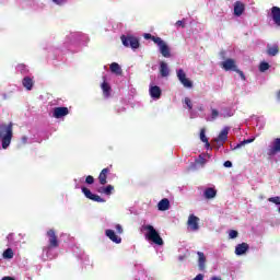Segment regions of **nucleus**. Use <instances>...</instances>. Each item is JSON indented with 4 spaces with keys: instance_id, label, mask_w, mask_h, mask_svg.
Returning <instances> with one entry per match:
<instances>
[{
    "instance_id": "19",
    "label": "nucleus",
    "mask_w": 280,
    "mask_h": 280,
    "mask_svg": "<svg viewBox=\"0 0 280 280\" xmlns=\"http://www.w3.org/2000/svg\"><path fill=\"white\" fill-rule=\"evenodd\" d=\"M160 75L162 78H167V75H170V67H167L165 61L160 62Z\"/></svg>"
},
{
    "instance_id": "44",
    "label": "nucleus",
    "mask_w": 280,
    "mask_h": 280,
    "mask_svg": "<svg viewBox=\"0 0 280 280\" xmlns=\"http://www.w3.org/2000/svg\"><path fill=\"white\" fill-rule=\"evenodd\" d=\"M1 280H16V279H14V278H12V277H10V276H5V277H3Z\"/></svg>"
},
{
    "instance_id": "8",
    "label": "nucleus",
    "mask_w": 280,
    "mask_h": 280,
    "mask_svg": "<svg viewBox=\"0 0 280 280\" xmlns=\"http://www.w3.org/2000/svg\"><path fill=\"white\" fill-rule=\"evenodd\" d=\"M229 139V128H224L217 138H214V143L219 147L224 145Z\"/></svg>"
},
{
    "instance_id": "45",
    "label": "nucleus",
    "mask_w": 280,
    "mask_h": 280,
    "mask_svg": "<svg viewBox=\"0 0 280 280\" xmlns=\"http://www.w3.org/2000/svg\"><path fill=\"white\" fill-rule=\"evenodd\" d=\"M22 143H27V137H22Z\"/></svg>"
},
{
    "instance_id": "28",
    "label": "nucleus",
    "mask_w": 280,
    "mask_h": 280,
    "mask_svg": "<svg viewBox=\"0 0 280 280\" xmlns=\"http://www.w3.org/2000/svg\"><path fill=\"white\" fill-rule=\"evenodd\" d=\"M3 259H12L14 257V250L7 248L2 254Z\"/></svg>"
},
{
    "instance_id": "23",
    "label": "nucleus",
    "mask_w": 280,
    "mask_h": 280,
    "mask_svg": "<svg viewBox=\"0 0 280 280\" xmlns=\"http://www.w3.org/2000/svg\"><path fill=\"white\" fill-rule=\"evenodd\" d=\"M101 89L103 91L104 97H110V91H113V89L110 88V84H108V82L104 81L101 84Z\"/></svg>"
},
{
    "instance_id": "31",
    "label": "nucleus",
    "mask_w": 280,
    "mask_h": 280,
    "mask_svg": "<svg viewBox=\"0 0 280 280\" xmlns=\"http://www.w3.org/2000/svg\"><path fill=\"white\" fill-rule=\"evenodd\" d=\"M268 69H270V63L266 62V61H262L260 65H259V71L261 73H265V71H268Z\"/></svg>"
},
{
    "instance_id": "10",
    "label": "nucleus",
    "mask_w": 280,
    "mask_h": 280,
    "mask_svg": "<svg viewBox=\"0 0 280 280\" xmlns=\"http://www.w3.org/2000/svg\"><path fill=\"white\" fill-rule=\"evenodd\" d=\"M222 69L224 71H236L237 70V65H235V59H226L225 61L221 62Z\"/></svg>"
},
{
    "instance_id": "6",
    "label": "nucleus",
    "mask_w": 280,
    "mask_h": 280,
    "mask_svg": "<svg viewBox=\"0 0 280 280\" xmlns=\"http://www.w3.org/2000/svg\"><path fill=\"white\" fill-rule=\"evenodd\" d=\"M82 194L88 198L89 200H92L93 202H106L104 198H101L100 195H95L91 192V189L86 187H81Z\"/></svg>"
},
{
    "instance_id": "9",
    "label": "nucleus",
    "mask_w": 280,
    "mask_h": 280,
    "mask_svg": "<svg viewBox=\"0 0 280 280\" xmlns=\"http://www.w3.org/2000/svg\"><path fill=\"white\" fill-rule=\"evenodd\" d=\"M69 115V108L68 107H55L52 112V117L55 119H62V117H67Z\"/></svg>"
},
{
    "instance_id": "35",
    "label": "nucleus",
    "mask_w": 280,
    "mask_h": 280,
    "mask_svg": "<svg viewBox=\"0 0 280 280\" xmlns=\"http://www.w3.org/2000/svg\"><path fill=\"white\" fill-rule=\"evenodd\" d=\"M269 202H272L273 205H280V197H271L268 199Z\"/></svg>"
},
{
    "instance_id": "18",
    "label": "nucleus",
    "mask_w": 280,
    "mask_h": 280,
    "mask_svg": "<svg viewBox=\"0 0 280 280\" xmlns=\"http://www.w3.org/2000/svg\"><path fill=\"white\" fill-rule=\"evenodd\" d=\"M160 54H162L163 58H172L170 46L165 42L160 46Z\"/></svg>"
},
{
    "instance_id": "40",
    "label": "nucleus",
    "mask_w": 280,
    "mask_h": 280,
    "mask_svg": "<svg viewBox=\"0 0 280 280\" xmlns=\"http://www.w3.org/2000/svg\"><path fill=\"white\" fill-rule=\"evenodd\" d=\"M144 38H145V40H152V38H154V35H152L150 33H145Z\"/></svg>"
},
{
    "instance_id": "30",
    "label": "nucleus",
    "mask_w": 280,
    "mask_h": 280,
    "mask_svg": "<svg viewBox=\"0 0 280 280\" xmlns=\"http://www.w3.org/2000/svg\"><path fill=\"white\" fill-rule=\"evenodd\" d=\"M115 186L107 185L106 187L103 188V194H105V196H110V194H113Z\"/></svg>"
},
{
    "instance_id": "24",
    "label": "nucleus",
    "mask_w": 280,
    "mask_h": 280,
    "mask_svg": "<svg viewBox=\"0 0 280 280\" xmlns=\"http://www.w3.org/2000/svg\"><path fill=\"white\" fill-rule=\"evenodd\" d=\"M159 211H167L170 209V199L164 198L158 203Z\"/></svg>"
},
{
    "instance_id": "48",
    "label": "nucleus",
    "mask_w": 280,
    "mask_h": 280,
    "mask_svg": "<svg viewBox=\"0 0 280 280\" xmlns=\"http://www.w3.org/2000/svg\"><path fill=\"white\" fill-rule=\"evenodd\" d=\"M98 194H104V188L98 189Z\"/></svg>"
},
{
    "instance_id": "15",
    "label": "nucleus",
    "mask_w": 280,
    "mask_h": 280,
    "mask_svg": "<svg viewBox=\"0 0 280 280\" xmlns=\"http://www.w3.org/2000/svg\"><path fill=\"white\" fill-rule=\"evenodd\" d=\"M110 173V168L106 167L103 168L98 175V183L101 185H106L107 180L106 178H108V174Z\"/></svg>"
},
{
    "instance_id": "22",
    "label": "nucleus",
    "mask_w": 280,
    "mask_h": 280,
    "mask_svg": "<svg viewBox=\"0 0 280 280\" xmlns=\"http://www.w3.org/2000/svg\"><path fill=\"white\" fill-rule=\"evenodd\" d=\"M22 84H23L24 89H26V91H32V89H34V80H32V78H30V77H25L22 80Z\"/></svg>"
},
{
    "instance_id": "29",
    "label": "nucleus",
    "mask_w": 280,
    "mask_h": 280,
    "mask_svg": "<svg viewBox=\"0 0 280 280\" xmlns=\"http://www.w3.org/2000/svg\"><path fill=\"white\" fill-rule=\"evenodd\" d=\"M253 141H255V138L243 140L238 144H236V147H234V150H240V148L246 145V143H253Z\"/></svg>"
},
{
    "instance_id": "17",
    "label": "nucleus",
    "mask_w": 280,
    "mask_h": 280,
    "mask_svg": "<svg viewBox=\"0 0 280 280\" xmlns=\"http://www.w3.org/2000/svg\"><path fill=\"white\" fill-rule=\"evenodd\" d=\"M266 51H267V56L275 57L280 51L279 45H277V44H275V45L268 44Z\"/></svg>"
},
{
    "instance_id": "14",
    "label": "nucleus",
    "mask_w": 280,
    "mask_h": 280,
    "mask_svg": "<svg viewBox=\"0 0 280 280\" xmlns=\"http://www.w3.org/2000/svg\"><path fill=\"white\" fill-rule=\"evenodd\" d=\"M250 248V246L248 245V243H241L238 245H236L235 247V255H245V253Z\"/></svg>"
},
{
    "instance_id": "38",
    "label": "nucleus",
    "mask_w": 280,
    "mask_h": 280,
    "mask_svg": "<svg viewBox=\"0 0 280 280\" xmlns=\"http://www.w3.org/2000/svg\"><path fill=\"white\" fill-rule=\"evenodd\" d=\"M235 73H238L241 80H246V75L244 74V71L236 68Z\"/></svg>"
},
{
    "instance_id": "36",
    "label": "nucleus",
    "mask_w": 280,
    "mask_h": 280,
    "mask_svg": "<svg viewBox=\"0 0 280 280\" xmlns=\"http://www.w3.org/2000/svg\"><path fill=\"white\" fill-rule=\"evenodd\" d=\"M219 116H220V112H218V109H215V108H212L211 109L212 119H218Z\"/></svg>"
},
{
    "instance_id": "25",
    "label": "nucleus",
    "mask_w": 280,
    "mask_h": 280,
    "mask_svg": "<svg viewBox=\"0 0 280 280\" xmlns=\"http://www.w3.org/2000/svg\"><path fill=\"white\" fill-rule=\"evenodd\" d=\"M205 198H207V200H211L212 198H215V196H218V190H215L214 188H207L203 192Z\"/></svg>"
},
{
    "instance_id": "41",
    "label": "nucleus",
    "mask_w": 280,
    "mask_h": 280,
    "mask_svg": "<svg viewBox=\"0 0 280 280\" xmlns=\"http://www.w3.org/2000/svg\"><path fill=\"white\" fill-rule=\"evenodd\" d=\"M176 25H177V27H185V22L182 21V20H178V21L176 22Z\"/></svg>"
},
{
    "instance_id": "37",
    "label": "nucleus",
    "mask_w": 280,
    "mask_h": 280,
    "mask_svg": "<svg viewBox=\"0 0 280 280\" xmlns=\"http://www.w3.org/2000/svg\"><path fill=\"white\" fill-rule=\"evenodd\" d=\"M85 183H86L88 185H93V183H95V178H94L92 175H89V176H86V178H85Z\"/></svg>"
},
{
    "instance_id": "21",
    "label": "nucleus",
    "mask_w": 280,
    "mask_h": 280,
    "mask_svg": "<svg viewBox=\"0 0 280 280\" xmlns=\"http://www.w3.org/2000/svg\"><path fill=\"white\" fill-rule=\"evenodd\" d=\"M197 255L199 257V259H198L199 270H205L206 264H207V257L205 256V253H202V252H198Z\"/></svg>"
},
{
    "instance_id": "2",
    "label": "nucleus",
    "mask_w": 280,
    "mask_h": 280,
    "mask_svg": "<svg viewBox=\"0 0 280 280\" xmlns=\"http://www.w3.org/2000/svg\"><path fill=\"white\" fill-rule=\"evenodd\" d=\"M143 230L147 231L145 237L149 240V242H153V244H156V246H163V237H161V234H159L154 226L143 225Z\"/></svg>"
},
{
    "instance_id": "39",
    "label": "nucleus",
    "mask_w": 280,
    "mask_h": 280,
    "mask_svg": "<svg viewBox=\"0 0 280 280\" xmlns=\"http://www.w3.org/2000/svg\"><path fill=\"white\" fill-rule=\"evenodd\" d=\"M116 233H118L119 235L124 233V228H121V224H116Z\"/></svg>"
},
{
    "instance_id": "34",
    "label": "nucleus",
    "mask_w": 280,
    "mask_h": 280,
    "mask_svg": "<svg viewBox=\"0 0 280 280\" xmlns=\"http://www.w3.org/2000/svg\"><path fill=\"white\" fill-rule=\"evenodd\" d=\"M185 104H186L188 110H191V108H194V104L191 103V98L186 97L185 98Z\"/></svg>"
},
{
    "instance_id": "11",
    "label": "nucleus",
    "mask_w": 280,
    "mask_h": 280,
    "mask_svg": "<svg viewBox=\"0 0 280 280\" xmlns=\"http://www.w3.org/2000/svg\"><path fill=\"white\" fill-rule=\"evenodd\" d=\"M280 152V138H276L272 142V145L268 150V156H275V154H279Z\"/></svg>"
},
{
    "instance_id": "49",
    "label": "nucleus",
    "mask_w": 280,
    "mask_h": 280,
    "mask_svg": "<svg viewBox=\"0 0 280 280\" xmlns=\"http://www.w3.org/2000/svg\"><path fill=\"white\" fill-rule=\"evenodd\" d=\"M278 211H279V213H280V207L278 208Z\"/></svg>"
},
{
    "instance_id": "4",
    "label": "nucleus",
    "mask_w": 280,
    "mask_h": 280,
    "mask_svg": "<svg viewBox=\"0 0 280 280\" xmlns=\"http://www.w3.org/2000/svg\"><path fill=\"white\" fill-rule=\"evenodd\" d=\"M120 40L124 45V47H131V49H139V38L132 36V35H121Z\"/></svg>"
},
{
    "instance_id": "12",
    "label": "nucleus",
    "mask_w": 280,
    "mask_h": 280,
    "mask_svg": "<svg viewBox=\"0 0 280 280\" xmlns=\"http://www.w3.org/2000/svg\"><path fill=\"white\" fill-rule=\"evenodd\" d=\"M271 19L278 27H280V8L279 7H272L271 8Z\"/></svg>"
},
{
    "instance_id": "47",
    "label": "nucleus",
    "mask_w": 280,
    "mask_h": 280,
    "mask_svg": "<svg viewBox=\"0 0 280 280\" xmlns=\"http://www.w3.org/2000/svg\"><path fill=\"white\" fill-rule=\"evenodd\" d=\"M211 280H222L221 278H219V277H212V279Z\"/></svg>"
},
{
    "instance_id": "46",
    "label": "nucleus",
    "mask_w": 280,
    "mask_h": 280,
    "mask_svg": "<svg viewBox=\"0 0 280 280\" xmlns=\"http://www.w3.org/2000/svg\"><path fill=\"white\" fill-rule=\"evenodd\" d=\"M54 1V3H57V5H60V1H62V0H52Z\"/></svg>"
},
{
    "instance_id": "43",
    "label": "nucleus",
    "mask_w": 280,
    "mask_h": 280,
    "mask_svg": "<svg viewBox=\"0 0 280 280\" xmlns=\"http://www.w3.org/2000/svg\"><path fill=\"white\" fill-rule=\"evenodd\" d=\"M203 279H205V275L199 273L192 280H203Z\"/></svg>"
},
{
    "instance_id": "32",
    "label": "nucleus",
    "mask_w": 280,
    "mask_h": 280,
    "mask_svg": "<svg viewBox=\"0 0 280 280\" xmlns=\"http://www.w3.org/2000/svg\"><path fill=\"white\" fill-rule=\"evenodd\" d=\"M153 43H155V45H158L159 47H161L165 42L161 38V37H156L153 36L152 37Z\"/></svg>"
},
{
    "instance_id": "1",
    "label": "nucleus",
    "mask_w": 280,
    "mask_h": 280,
    "mask_svg": "<svg viewBox=\"0 0 280 280\" xmlns=\"http://www.w3.org/2000/svg\"><path fill=\"white\" fill-rule=\"evenodd\" d=\"M13 128V122H9L8 125L0 124V139L3 150H8V148H10V143H12Z\"/></svg>"
},
{
    "instance_id": "26",
    "label": "nucleus",
    "mask_w": 280,
    "mask_h": 280,
    "mask_svg": "<svg viewBox=\"0 0 280 280\" xmlns=\"http://www.w3.org/2000/svg\"><path fill=\"white\" fill-rule=\"evenodd\" d=\"M109 69L112 71V73H115L116 75H121V73H124V71L121 70V66H119V63H117V62H113L109 66Z\"/></svg>"
},
{
    "instance_id": "16",
    "label": "nucleus",
    "mask_w": 280,
    "mask_h": 280,
    "mask_svg": "<svg viewBox=\"0 0 280 280\" xmlns=\"http://www.w3.org/2000/svg\"><path fill=\"white\" fill-rule=\"evenodd\" d=\"M105 235L109 237V240L115 244H121V237L117 236V234H115V231L106 230Z\"/></svg>"
},
{
    "instance_id": "20",
    "label": "nucleus",
    "mask_w": 280,
    "mask_h": 280,
    "mask_svg": "<svg viewBox=\"0 0 280 280\" xmlns=\"http://www.w3.org/2000/svg\"><path fill=\"white\" fill-rule=\"evenodd\" d=\"M161 88L159 85L150 88V95L153 100H161Z\"/></svg>"
},
{
    "instance_id": "42",
    "label": "nucleus",
    "mask_w": 280,
    "mask_h": 280,
    "mask_svg": "<svg viewBox=\"0 0 280 280\" xmlns=\"http://www.w3.org/2000/svg\"><path fill=\"white\" fill-rule=\"evenodd\" d=\"M223 165H224V167H233V162L232 161H225Z\"/></svg>"
},
{
    "instance_id": "33",
    "label": "nucleus",
    "mask_w": 280,
    "mask_h": 280,
    "mask_svg": "<svg viewBox=\"0 0 280 280\" xmlns=\"http://www.w3.org/2000/svg\"><path fill=\"white\" fill-rule=\"evenodd\" d=\"M238 235H240V233L237 231H235V230H231L229 232L230 240H235V237H237Z\"/></svg>"
},
{
    "instance_id": "27",
    "label": "nucleus",
    "mask_w": 280,
    "mask_h": 280,
    "mask_svg": "<svg viewBox=\"0 0 280 280\" xmlns=\"http://www.w3.org/2000/svg\"><path fill=\"white\" fill-rule=\"evenodd\" d=\"M206 132H207V131H206L205 128H202V129L200 130V140L202 141V143H206V147H207V148H210L211 144L209 143V139L207 138Z\"/></svg>"
},
{
    "instance_id": "3",
    "label": "nucleus",
    "mask_w": 280,
    "mask_h": 280,
    "mask_svg": "<svg viewBox=\"0 0 280 280\" xmlns=\"http://www.w3.org/2000/svg\"><path fill=\"white\" fill-rule=\"evenodd\" d=\"M48 237V246L44 247V250H51V248H58L60 246V241H58V235H56V230L50 229L46 233Z\"/></svg>"
},
{
    "instance_id": "5",
    "label": "nucleus",
    "mask_w": 280,
    "mask_h": 280,
    "mask_svg": "<svg viewBox=\"0 0 280 280\" xmlns=\"http://www.w3.org/2000/svg\"><path fill=\"white\" fill-rule=\"evenodd\" d=\"M177 78L180 84L185 86V89H191L194 86V82H191V80L187 78V73H185V70L183 69L177 70Z\"/></svg>"
},
{
    "instance_id": "13",
    "label": "nucleus",
    "mask_w": 280,
    "mask_h": 280,
    "mask_svg": "<svg viewBox=\"0 0 280 280\" xmlns=\"http://www.w3.org/2000/svg\"><path fill=\"white\" fill-rule=\"evenodd\" d=\"M244 10H246V5H244L242 1H236L234 3V15L235 16H242V14H244Z\"/></svg>"
},
{
    "instance_id": "7",
    "label": "nucleus",
    "mask_w": 280,
    "mask_h": 280,
    "mask_svg": "<svg viewBox=\"0 0 280 280\" xmlns=\"http://www.w3.org/2000/svg\"><path fill=\"white\" fill-rule=\"evenodd\" d=\"M200 218L196 217V214H189L187 226L190 229V231H199L200 229Z\"/></svg>"
}]
</instances>
